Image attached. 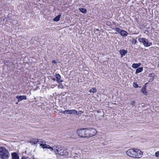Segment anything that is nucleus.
I'll list each match as a JSON object with an SVG mask.
<instances>
[{"label":"nucleus","instance_id":"nucleus-9","mask_svg":"<svg viewBox=\"0 0 159 159\" xmlns=\"http://www.w3.org/2000/svg\"><path fill=\"white\" fill-rule=\"evenodd\" d=\"M16 98L18 99V102H19L23 100H26L27 99L25 95L17 96H16Z\"/></svg>","mask_w":159,"mask_h":159},{"label":"nucleus","instance_id":"nucleus-30","mask_svg":"<svg viewBox=\"0 0 159 159\" xmlns=\"http://www.w3.org/2000/svg\"><path fill=\"white\" fill-rule=\"evenodd\" d=\"M52 63H56V62L55 61H52Z\"/></svg>","mask_w":159,"mask_h":159},{"label":"nucleus","instance_id":"nucleus-7","mask_svg":"<svg viewBox=\"0 0 159 159\" xmlns=\"http://www.w3.org/2000/svg\"><path fill=\"white\" fill-rule=\"evenodd\" d=\"M88 129L89 131V137L93 136L96 134L97 131L94 129L89 128Z\"/></svg>","mask_w":159,"mask_h":159},{"label":"nucleus","instance_id":"nucleus-13","mask_svg":"<svg viewBox=\"0 0 159 159\" xmlns=\"http://www.w3.org/2000/svg\"><path fill=\"white\" fill-rule=\"evenodd\" d=\"M120 34L122 36L125 37L128 34L127 32L123 30H121L120 31Z\"/></svg>","mask_w":159,"mask_h":159},{"label":"nucleus","instance_id":"nucleus-22","mask_svg":"<svg viewBox=\"0 0 159 159\" xmlns=\"http://www.w3.org/2000/svg\"><path fill=\"white\" fill-rule=\"evenodd\" d=\"M137 42V41L136 39H133L132 41V44H135Z\"/></svg>","mask_w":159,"mask_h":159},{"label":"nucleus","instance_id":"nucleus-21","mask_svg":"<svg viewBox=\"0 0 159 159\" xmlns=\"http://www.w3.org/2000/svg\"><path fill=\"white\" fill-rule=\"evenodd\" d=\"M89 91L90 93H95L96 91V90L95 89H92L90 90Z\"/></svg>","mask_w":159,"mask_h":159},{"label":"nucleus","instance_id":"nucleus-16","mask_svg":"<svg viewBox=\"0 0 159 159\" xmlns=\"http://www.w3.org/2000/svg\"><path fill=\"white\" fill-rule=\"evenodd\" d=\"M143 70V68L142 67L139 68L136 70L135 73L137 74L138 73L141 72Z\"/></svg>","mask_w":159,"mask_h":159},{"label":"nucleus","instance_id":"nucleus-3","mask_svg":"<svg viewBox=\"0 0 159 159\" xmlns=\"http://www.w3.org/2000/svg\"><path fill=\"white\" fill-rule=\"evenodd\" d=\"M52 148L53 150L55 152L56 154H58L62 156H65L68 154L67 150L64 148L61 147L60 146H55Z\"/></svg>","mask_w":159,"mask_h":159},{"label":"nucleus","instance_id":"nucleus-29","mask_svg":"<svg viewBox=\"0 0 159 159\" xmlns=\"http://www.w3.org/2000/svg\"><path fill=\"white\" fill-rule=\"evenodd\" d=\"M153 80V78H152L150 79V80H149L148 81L149 82H152V81Z\"/></svg>","mask_w":159,"mask_h":159},{"label":"nucleus","instance_id":"nucleus-2","mask_svg":"<svg viewBox=\"0 0 159 159\" xmlns=\"http://www.w3.org/2000/svg\"><path fill=\"white\" fill-rule=\"evenodd\" d=\"M32 142L34 144H39L41 148L43 149L44 148H48L51 151H52L53 150L52 148L49 145L45 144V142L42 140L35 139H33L32 141Z\"/></svg>","mask_w":159,"mask_h":159},{"label":"nucleus","instance_id":"nucleus-18","mask_svg":"<svg viewBox=\"0 0 159 159\" xmlns=\"http://www.w3.org/2000/svg\"><path fill=\"white\" fill-rule=\"evenodd\" d=\"M61 16V15H58L57 16L55 17L53 19V20L55 21H58L59 20L60 17Z\"/></svg>","mask_w":159,"mask_h":159},{"label":"nucleus","instance_id":"nucleus-15","mask_svg":"<svg viewBox=\"0 0 159 159\" xmlns=\"http://www.w3.org/2000/svg\"><path fill=\"white\" fill-rule=\"evenodd\" d=\"M141 91L142 93L144 94V95H146L147 94V92L146 90V87H143L141 89Z\"/></svg>","mask_w":159,"mask_h":159},{"label":"nucleus","instance_id":"nucleus-10","mask_svg":"<svg viewBox=\"0 0 159 159\" xmlns=\"http://www.w3.org/2000/svg\"><path fill=\"white\" fill-rule=\"evenodd\" d=\"M55 76L56 78V81L58 83H61L63 82L62 80H61V76L58 74H56Z\"/></svg>","mask_w":159,"mask_h":159},{"label":"nucleus","instance_id":"nucleus-31","mask_svg":"<svg viewBox=\"0 0 159 159\" xmlns=\"http://www.w3.org/2000/svg\"><path fill=\"white\" fill-rule=\"evenodd\" d=\"M97 112L98 113H100V111H97Z\"/></svg>","mask_w":159,"mask_h":159},{"label":"nucleus","instance_id":"nucleus-17","mask_svg":"<svg viewBox=\"0 0 159 159\" xmlns=\"http://www.w3.org/2000/svg\"><path fill=\"white\" fill-rule=\"evenodd\" d=\"M79 11L83 13H86L87 12V10L86 9L84 8H79Z\"/></svg>","mask_w":159,"mask_h":159},{"label":"nucleus","instance_id":"nucleus-27","mask_svg":"<svg viewBox=\"0 0 159 159\" xmlns=\"http://www.w3.org/2000/svg\"><path fill=\"white\" fill-rule=\"evenodd\" d=\"M135 102L134 101H132L131 102V103L130 104L132 105H134V104H135Z\"/></svg>","mask_w":159,"mask_h":159},{"label":"nucleus","instance_id":"nucleus-23","mask_svg":"<svg viewBox=\"0 0 159 159\" xmlns=\"http://www.w3.org/2000/svg\"><path fill=\"white\" fill-rule=\"evenodd\" d=\"M58 87L61 89H63V88L64 87L61 84H59L58 85Z\"/></svg>","mask_w":159,"mask_h":159},{"label":"nucleus","instance_id":"nucleus-26","mask_svg":"<svg viewBox=\"0 0 159 159\" xmlns=\"http://www.w3.org/2000/svg\"><path fill=\"white\" fill-rule=\"evenodd\" d=\"M115 30L117 32H119L120 30V29L118 28H115Z\"/></svg>","mask_w":159,"mask_h":159},{"label":"nucleus","instance_id":"nucleus-20","mask_svg":"<svg viewBox=\"0 0 159 159\" xmlns=\"http://www.w3.org/2000/svg\"><path fill=\"white\" fill-rule=\"evenodd\" d=\"M155 74L153 73H151L150 74H149L148 75L149 77L152 78H153Z\"/></svg>","mask_w":159,"mask_h":159},{"label":"nucleus","instance_id":"nucleus-4","mask_svg":"<svg viewBox=\"0 0 159 159\" xmlns=\"http://www.w3.org/2000/svg\"><path fill=\"white\" fill-rule=\"evenodd\" d=\"M10 155L8 151L3 147H0V157L2 159H8Z\"/></svg>","mask_w":159,"mask_h":159},{"label":"nucleus","instance_id":"nucleus-25","mask_svg":"<svg viewBox=\"0 0 159 159\" xmlns=\"http://www.w3.org/2000/svg\"><path fill=\"white\" fill-rule=\"evenodd\" d=\"M155 155L157 157H159V151L155 152Z\"/></svg>","mask_w":159,"mask_h":159},{"label":"nucleus","instance_id":"nucleus-11","mask_svg":"<svg viewBox=\"0 0 159 159\" xmlns=\"http://www.w3.org/2000/svg\"><path fill=\"white\" fill-rule=\"evenodd\" d=\"M12 159H19V156L16 152H13L11 153Z\"/></svg>","mask_w":159,"mask_h":159},{"label":"nucleus","instance_id":"nucleus-6","mask_svg":"<svg viewBox=\"0 0 159 159\" xmlns=\"http://www.w3.org/2000/svg\"><path fill=\"white\" fill-rule=\"evenodd\" d=\"M138 40L140 42L142 43L145 47H148L152 45V43L149 42L148 40L145 38H140Z\"/></svg>","mask_w":159,"mask_h":159},{"label":"nucleus","instance_id":"nucleus-14","mask_svg":"<svg viewBox=\"0 0 159 159\" xmlns=\"http://www.w3.org/2000/svg\"><path fill=\"white\" fill-rule=\"evenodd\" d=\"M141 65L140 63H133L132 65V67L134 68H137Z\"/></svg>","mask_w":159,"mask_h":159},{"label":"nucleus","instance_id":"nucleus-28","mask_svg":"<svg viewBox=\"0 0 159 159\" xmlns=\"http://www.w3.org/2000/svg\"><path fill=\"white\" fill-rule=\"evenodd\" d=\"M21 159H29L28 157H25L23 156L22 157Z\"/></svg>","mask_w":159,"mask_h":159},{"label":"nucleus","instance_id":"nucleus-32","mask_svg":"<svg viewBox=\"0 0 159 159\" xmlns=\"http://www.w3.org/2000/svg\"><path fill=\"white\" fill-rule=\"evenodd\" d=\"M52 80H53L54 81H55V78H52Z\"/></svg>","mask_w":159,"mask_h":159},{"label":"nucleus","instance_id":"nucleus-33","mask_svg":"<svg viewBox=\"0 0 159 159\" xmlns=\"http://www.w3.org/2000/svg\"><path fill=\"white\" fill-rule=\"evenodd\" d=\"M16 104H18V103H17H17H16Z\"/></svg>","mask_w":159,"mask_h":159},{"label":"nucleus","instance_id":"nucleus-12","mask_svg":"<svg viewBox=\"0 0 159 159\" xmlns=\"http://www.w3.org/2000/svg\"><path fill=\"white\" fill-rule=\"evenodd\" d=\"M119 52L121 56V57H122L123 56L125 55L127 53V51L125 50H120Z\"/></svg>","mask_w":159,"mask_h":159},{"label":"nucleus","instance_id":"nucleus-5","mask_svg":"<svg viewBox=\"0 0 159 159\" xmlns=\"http://www.w3.org/2000/svg\"><path fill=\"white\" fill-rule=\"evenodd\" d=\"M89 131L88 129H78L77 133L78 135L81 137H89Z\"/></svg>","mask_w":159,"mask_h":159},{"label":"nucleus","instance_id":"nucleus-8","mask_svg":"<svg viewBox=\"0 0 159 159\" xmlns=\"http://www.w3.org/2000/svg\"><path fill=\"white\" fill-rule=\"evenodd\" d=\"M81 112V111H80L78 113L77 111L75 110H66V114H76L77 115H79L81 113H80Z\"/></svg>","mask_w":159,"mask_h":159},{"label":"nucleus","instance_id":"nucleus-19","mask_svg":"<svg viewBox=\"0 0 159 159\" xmlns=\"http://www.w3.org/2000/svg\"><path fill=\"white\" fill-rule=\"evenodd\" d=\"M133 86L135 88H137L139 87L138 85L136 82H134L133 84Z\"/></svg>","mask_w":159,"mask_h":159},{"label":"nucleus","instance_id":"nucleus-1","mask_svg":"<svg viewBox=\"0 0 159 159\" xmlns=\"http://www.w3.org/2000/svg\"><path fill=\"white\" fill-rule=\"evenodd\" d=\"M126 154L128 156L134 158H139L142 157L143 152L137 148H130L126 151Z\"/></svg>","mask_w":159,"mask_h":159},{"label":"nucleus","instance_id":"nucleus-24","mask_svg":"<svg viewBox=\"0 0 159 159\" xmlns=\"http://www.w3.org/2000/svg\"><path fill=\"white\" fill-rule=\"evenodd\" d=\"M60 112L62 114H66V110L65 111L61 110L60 111Z\"/></svg>","mask_w":159,"mask_h":159}]
</instances>
